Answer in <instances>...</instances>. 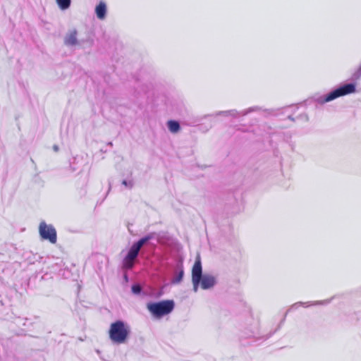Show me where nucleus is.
<instances>
[{
	"label": "nucleus",
	"mask_w": 361,
	"mask_h": 361,
	"mask_svg": "<svg viewBox=\"0 0 361 361\" xmlns=\"http://www.w3.org/2000/svg\"><path fill=\"white\" fill-rule=\"evenodd\" d=\"M355 91V87L353 84L345 85L334 91L330 92L324 98L320 97L318 99V102L320 103H324L330 102L338 97L353 93Z\"/></svg>",
	"instance_id": "7ed1b4c3"
},
{
	"label": "nucleus",
	"mask_w": 361,
	"mask_h": 361,
	"mask_svg": "<svg viewBox=\"0 0 361 361\" xmlns=\"http://www.w3.org/2000/svg\"><path fill=\"white\" fill-rule=\"evenodd\" d=\"M192 281L193 284V290L195 292H197L198 290L199 284L200 283V281L197 280V281H196L195 280H192Z\"/></svg>",
	"instance_id": "2eb2a0df"
},
{
	"label": "nucleus",
	"mask_w": 361,
	"mask_h": 361,
	"mask_svg": "<svg viewBox=\"0 0 361 361\" xmlns=\"http://www.w3.org/2000/svg\"><path fill=\"white\" fill-rule=\"evenodd\" d=\"M53 148L55 152H57L59 150V147L56 145H54Z\"/></svg>",
	"instance_id": "a211bd4d"
},
{
	"label": "nucleus",
	"mask_w": 361,
	"mask_h": 361,
	"mask_svg": "<svg viewBox=\"0 0 361 361\" xmlns=\"http://www.w3.org/2000/svg\"><path fill=\"white\" fill-rule=\"evenodd\" d=\"M224 114L225 115H231V116H238V114L237 113V111H235V110H232V111H225V112H224Z\"/></svg>",
	"instance_id": "dca6fc26"
},
{
	"label": "nucleus",
	"mask_w": 361,
	"mask_h": 361,
	"mask_svg": "<svg viewBox=\"0 0 361 361\" xmlns=\"http://www.w3.org/2000/svg\"><path fill=\"white\" fill-rule=\"evenodd\" d=\"M358 72L360 73V74H361V66H360V68L358 69Z\"/></svg>",
	"instance_id": "6ab92c4d"
},
{
	"label": "nucleus",
	"mask_w": 361,
	"mask_h": 361,
	"mask_svg": "<svg viewBox=\"0 0 361 361\" xmlns=\"http://www.w3.org/2000/svg\"><path fill=\"white\" fill-rule=\"evenodd\" d=\"M56 3L61 9L66 10L69 8L71 0H56Z\"/></svg>",
	"instance_id": "9b49d317"
},
{
	"label": "nucleus",
	"mask_w": 361,
	"mask_h": 361,
	"mask_svg": "<svg viewBox=\"0 0 361 361\" xmlns=\"http://www.w3.org/2000/svg\"><path fill=\"white\" fill-rule=\"evenodd\" d=\"M202 276H202L201 259H200V256L198 255L196 257L195 262L192 269V280H195L196 281H197V280L201 281V279Z\"/></svg>",
	"instance_id": "423d86ee"
},
{
	"label": "nucleus",
	"mask_w": 361,
	"mask_h": 361,
	"mask_svg": "<svg viewBox=\"0 0 361 361\" xmlns=\"http://www.w3.org/2000/svg\"><path fill=\"white\" fill-rule=\"evenodd\" d=\"M152 236L151 235H149L145 238H141L139 241H137L136 243L133 244L135 247H137L139 250L149 240Z\"/></svg>",
	"instance_id": "f8f14e48"
},
{
	"label": "nucleus",
	"mask_w": 361,
	"mask_h": 361,
	"mask_svg": "<svg viewBox=\"0 0 361 361\" xmlns=\"http://www.w3.org/2000/svg\"><path fill=\"white\" fill-rule=\"evenodd\" d=\"M97 16L99 19H104L106 16V6L104 2H100L95 8Z\"/></svg>",
	"instance_id": "1a4fd4ad"
},
{
	"label": "nucleus",
	"mask_w": 361,
	"mask_h": 361,
	"mask_svg": "<svg viewBox=\"0 0 361 361\" xmlns=\"http://www.w3.org/2000/svg\"><path fill=\"white\" fill-rule=\"evenodd\" d=\"M183 277V271L181 270L176 276L174 277V279L172 280L173 283H180Z\"/></svg>",
	"instance_id": "ddd939ff"
},
{
	"label": "nucleus",
	"mask_w": 361,
	"mask_h": 361,
	"mask_svg": "<svg viewBox=\"0 0 361 361\" xmlns=\"http://www.w3.org/2000/svg\"><path fill=\"white\" fill-rule=\"evenodd\" d=\"M78 43L77 40V32L73 30L70 32L65 37V44L67 45H75Z\"/></svg>",
	"instance_id": "6e6552de"
},
{
	"label": "nucleus",
	"mask_w": 361,
	"mask_h": 361,
	"mask_svg": "<svg viewBox=\"0 0 361 361\" xmlns=\"http://www.w3.org/2000/svg\"><path fill=\"white\" fill-rule=\"evenodd\" d=\"M130 334V328L129 325L123 321L118 320L110 325L109 336L114 343L122 344L126 343Z\"/></svg>",
	"instance_id": "f257e3e1"
},
{
	"label": "nucleus",
	"mask_w": 361,
	"mask_h": 361,
	"mask_svg": "<svg viewBox=\"0 0 361 361\" xmlns=\"http://www.w3.org/2000/svg\"><path fill=\"white\" fill-rule=\"evenodd\" d=\"M174 308L173 300H164L147 305L148 310L156 317H161L172 312Z\"/></svg>",
	"instance_id": "f03ea898"
},
{
	"label": "nucleus",
	"mask_w": 361,
	"mask_h": 361,
	"mask_svg": "<svg viewBox=\"0 0 361 361\" xmlns=\"http://www.w3.org/2000/svg\"><path fill=\"white\" fill-rule=\"evenodd\" d=\"M167 126H168L169 130L173 133H178L180 130L179 123L175 121H168Z\"/></svg>",
	"instance_id": "9d476101"
},
{
	"label": "nucleus",
	"mask_w": 361,
	"mask_h": 361,
	"mask_svg": "<svg viewBox=\"0 0 361 361\" xmlns=\"http://www.w3.org/2000/svg\"><path fill=\"white\" fill-rule=\"evenodd\" d=\"M201 287L203 289H209L212 288L216 284V279L214 276L209 274H204L200 281Z\"/></svg>",
	"instance_id": "0eeeda50"
},
{
	"label": "nucleus",
	"mask_w": 361,
	"mask_h": 361,
	"mask_svg": "<svg viewBox=\"0 0 361 361\" xmlns=\"http://www.w3.org/2000/svg\"><path fill=\"white\" fill-rule=\"evenodd\" d=\"M122 184L124 185L126 187H128L129 188H131L133 185V183L132 181H127V180H123L122 182Z\"/></svg>",
	"instance_id": "f3484780"
},
{
	"label": "nucleus",
	"mask_w": 361,
	"mask_h": 361,
	"mask_svg": "<svg viewBox=\"0 0 361 361\" xmlns=\"http://www.w3.org/2000/svg\"><path fill=\"white\" fill-rule=\"evenodd\" d=\"M132 291L135 294L140 293L141 291V288L138 285H134L132 287Z\"/></svg>",
	"instance_id": "4468645a"
},
{
	"label": "nucleus",
	"mask_w": 361,
	"mask_h": 361,
	"mask_svg": "<svg viewBox=\"0 0 361 361\" xmlns=\"http://www.w3.org/2000/svg\"><path fill=\"white\" fill-rule=\"evenodd\" d=\"M39 234L44 240H49L51 243L56 242V231L51 225H47L45 222L39 224Z\"/></svg>",
	"instance_id": "20e7f679"
},
{
	"label": "nucleus",
	"mask_w": 361,
	"mask_h": 361,
	"mask_svg": "<svg viewBox=\"0 0 361 361\" xmlns=\"http://www.w3.org/2000/svg\"><path fill=\"white\" fill-rule=\"evenodd\" d=\"M140 250L134 245L130 247L127 256L123 262V267L126 269H131L134 264V260L137 257Z\"/></svg>",
	"instance_id": "39448f33"
}]
</instances>
